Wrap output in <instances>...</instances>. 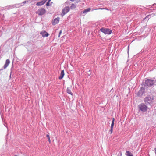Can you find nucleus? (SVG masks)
Wrapping results in <instances>:
<instances>
[{"label": "nucleus", "instance_id": "nucleus-1", "mask_svg": "<svg viewBox=\"0 0 156 156\" xmlns=\"http://www.w3.org/2000/svg\"><path fill=\"white\" fill-rule=\"evenodd\" d=\"M100 30L105 34L109 35L111 34L112 32L111 30L107 28H101L100 29Z\"/></svg>", "mask_w": 156, "mask_h": 156}, {"label": "nucleus", "instance_id": "nucleus-2", "mask_svg": "<svg viewBox=\"0 0 156 156\" xmlns=\"http://www.w3.org/2000/svg\"><path fill=\"white\" fill-rule=\"evenodd\" d=\"M139 108L140 110L145 112L147 110V107L144 104L142 103L139 105Z\"/></svg>", "mask_w": 156, "mask_h": 156}, {"label": "nucleus", "instance_id": "nucleus-3", "mask_svg": "<svg viewBox=\"0 0 156 156\" xmlns=\"http://www.w3.org/2000/svg\"><path fill=\"white\" fill-rule=\"evenodd\" d=\"M46 12V10L44 8H41L36 12V13L38 14L39 15L41 16L44 14Z\"/></svg>", "mask_w": 156, "mask_h": 156}, {"label": "nucleus", "instance_id": "nucleus-4", "mask_svg": "<svg viewBox=\"0 0 156 156\" xmlns=\"http://www.w3.org/2000/svg\"><path fill=\"white\" fill-rule=\"evenodd\" d=\"M146 84L149 86H151L154 84V81L152 80L147 79L145 81Z\"/></svg>", "mask_w": 156, "mask_h": 156}, {"label": "nucleus", "instance_id": "nucleus-5", "mask_svg": "<svg viewBox=\"0 0 156 156\" xmlns=\"http://www.w3.org/2000/svg\"><path fill=\"white\" fill-rule=\"evenodd\" d=\"M69 10V7H66L64 8L62 10V13L61 14L62 16H63L68 12Z\"/></svg>", "mask_w": 156, "mask_h": 156}, {"label": "nucleus", "instance_id": "nucleus-6", "mask_svg": "<svg viewBox=\"0 0 156 156\" xmlns=\"http://www.w3.org/2000/svg\"><path fill=\"white\" fill-rule=\"evenodd\" d=\"M40 34H41L42 36L44 37H47L49 35L48 33L45 31H41L40 33Z\"/></svg>", "mask_w": 156, "mask_h": 156}, {"label": "nucleus", "instance_id": "nucleus-7", "mask_svg": "<svg viewBox=\"0 0 156 156\" xmlns=\"http://www.w3.org/2000/svg\"><path fill=\"white\" fill-rule=\"evenodd\" d=\"M144 89L143 88H141L139 91L138 92L137 94L138 96H141L144 93Z\"/></svg>", "mask_w": 156, "mask_h": 156}, {"label": "nucleus", "instance_id": "nucleus-8", "mask_svg": "<svg viewBox=\"0 0 156 156\" xmlns=\"http://www.w3.org/2000/svg\"><path fill=\"white\" fill-rule=\"evenodd\" d=\"M47 0H42L41 1L39 2H37L36 4V5L37 6H40L43 5Z\"/></svg>", "mask_w": 156, "mask_h": 156}, {"label": "nucleus", "instance_id": "nucleus-9", "mask_svg": "<svg viewBox=\"0 0 156 156\" xmlns=\"http://www.w3.org/2000/svg\"><path fill=\"white\" fill-rule=\"evenodd\" d=\"M59 19L60 18L59 17H58L57 18L53 20V21L52 22V25H55L56 24L58 23L59 22Z\"/></svg>", "mask_w": 156, "mask_h": 156}, {"label": "nucleus", "instance_id": "nucleus-10", "mask_svg": "<svg viewBox=\"0 0 156 156\" xmlns=\"http://www.w3.org/2000/svg\"><path fill=\"white\" fill-rule=\"evenodd\" d=\"M10 63V61L9 59H7L6 60L5 63L3 66L4 69H6Z\"/></svg>", "mask_w": 156, "mask_h": 156}, {"label": "nucleus", "instance_id": "nucleus-11", "mask_svg": "<svg viewBox=\"0 0 156 156\" xmlns=\"http://www.w3.org/2000/svg\"><path fill=\"white\" fill-rule=\"evenodd\" d=\"M64 75V70H62L60 73V76L59 77V79H62L63 78Z\"/></svg>", "mask_w": 156, "mask_h": 156}, {"label": "nucleus", "instance_id": "nucleus-12", "mask_svg": "<svg viewBox=\"0 0 156 156\" xmlns=\"http://www.w3.org/2000/svg\"><path fill=\"white\" fill-rule=\"evenodd\" d=\"M71 88L69 87H68L67 89V92L70 94H71L72 96L73 95V94L72 93L71 89Z\"/></svg>", "mask_w": 156, "mask_h": 156}, {"label": "nucleus", "instance_id": "nucleus-13", "mask_svg": "<svg viewBox=\"0 0 156 156\" xmlns=\"http://www.w3.org/2000/svg\"><path fill=\"white\" fill-rule=\"evenodd\" d=\"M91 10V9L90 8H88L87 9H85L83 12V13L84 14H85L87 13V12L90 11Z\"/></svg>", "mask_w": 156, "mask_h": 156}, {"label": "nucleus", "instance_id": "nucleus-14", "mask_svg": "<svg viewBox=\"0 0 156 156\" xmlns=\"http://www.w3.org/2000/svg\"><path fill=\"white\" fill-rule=\"evenodd\" d=\"M126 155L127 156H133L132 154L129 151H126Z\"/></svg>", "mask_w": 156, "mask_h": 156}, {"label": "nucleus", "instance_id": "nucleus-15", "mask_svg": "<svg viewBox=\"0 0 156 156\" xmlns=\"http://www.w3.org/2000/svg\"><path fill=\"white\" fill-rule=\"evenodd\" d=\"M51 1V0H49L48 1V2H47V3L46 4V5L47 6H49L51 5V4L52 3V2H51V3H50V2Z\"/></svg>", "mask_w": 156, "mask_h": 156}, {"label": "nucleus", "instance_id": "nucleus-16", "mask_svg": "<svg viewBox=\"0 0 156 156\" xmlns=\"http://www.w3.org/2000/svg\"><path fill=\"white\" fill-rule=\"evenodd\" d=\"M114 121H115V119L114 118H112V124H111V128H113V126H114Z\"/></svg>", "mask_w": 156, "mask_h": 156}, {"label": "nucleus", "instance_id": "nucleus-17", "mask_svg": "<svg viewBox=\"0 0 156 156\" xmlns=\"http://www.w3.org/2000/svg\"><path fill=\"white\" fill-rule=\"evenodd\" d=\"M76 5L73 4L71 5L70 8L71 9H74L76 8Z\"/></svg>", "mask_w": 156, "mask_h": 156}, {"label": "nucleus", "instance_id": "nucleus-18", "mask_svg": "<svg viewBox=\"0 0 156 156\" xmlns=\"http://www.w3.org/2000/svg\"><path fill=\"white\" fill-rule=\"evenodd\" d=\"M46 137L48 138V141L49 142V143H50L51 142V140L50 139V138L49 135L48 134L47 135Z\"/></svg>", "mask_w": 156, "mask_h": 156}, {"label": "nucleus", "instance_id": "nucleus-19", "mask_svg": "<svg viewBox=\"0 0 156 156\" xmlns=\"http://www.w3.org/2000/svg\"><path fill=\"white\" fill-rule=\"evenodd\" d=\"M70 0L72 2H75L76 3H78L81 0Z\"/></svg>", "mask_w": 156, "mask_h": 156}, {"label": "nucleus", "instance_id": "nucleus-20", "mask_svg": "<svg viewBox=\"0 0 156 156\" xmlns=\"http://www.w3.org/2000/svg\"><path fill=\"white\" fill-rule=\"evenodd\" d=\"M99 10V9H101V10H102V9H106V10H107V9H106V8H98V9H95V10Z\"/></svg>", "mask_w": 156, "mask_h": 156}, {"label": "nucleus", "instance_id": "nucleus-21", "mask_svg": "<svg viewBox=\"0 0 156 156\" xmlns=\"http://www.w3.org/2000/svg\"><path fill=\"white\" fill-rule=\"evenodd\" d=\"M113 128H111L109 131L110 132V134H111L113 132Z\"/></svg>", "mask_w": 156, "mask_h": 156}, {"label": "nucleus", "instance_id": "nucleus-22", "mask_svg": "<svg viewBox=\"0 0 156 156\" xmlns=\"http://www.w3.org/2000/svg\"><path fill=\"white\" fill-rule=\"evenodd\" d=\"M61 33H62L61 31H60L59 33V37H60V34H61Z\"/></svg>", "mask_w": 156, "mask_h": 156}, {"label": "nucleus", "instance_id": "nucleus-23", "mask_svg": "<svg viewBox=\"0 0 156 156\" xmlns=\"http://www.w3.org/2000/svg\"><path fill=\"white\" fill-rule=\"evenodd\" d=\"M155 154H156V148H155Z\"/></svg>", "mask_w": 156, "mask_h": 156}]
</instances>
